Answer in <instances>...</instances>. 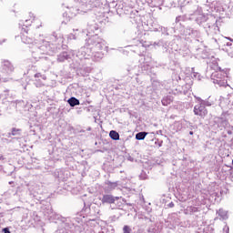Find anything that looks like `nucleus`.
Masks as SVG:
<instances>
[{"label": "nucleus", "instance_id": "obj_19", "mask_svg": "<svg viewBox=\"0 0 233 233\" xmlns=\"http://www.w3.org/2000/svg\"><path fill=\"white\" fill-rule=\"evenodd\" d=\"M106 185H107L109 190H114V188H116L117 187V183H116V182L107 181Z\"/></svg>", "mask_w": 233, "mask_h": 233}, {"label": "nucleus", "instance_id": "obj_26", "mask_svg": "<svg viewBox=\"0 0 233 233\" xmlns=\"http://www.w3.org/2000/svg\"><path fill=\"white\" fill-rule=\"evenodd\" d=\"M187 210H189L190 212H198V208H196V207H189V208H187Z\"/></svg>", "mask_w": 233, "mask_h": 233}, {"label": "nucleus", "instance_id": "obj_34", "mask_svg": "<svg viewBox=\"0 0 233 233\" xmlns=\"http://www.w3.org/2000/svg\"><path fill=\"white\" fill-rule=\"evenodd\" d=\"M232 105H233V101H232Z\"/></svg>", "mask_w": 233, "mask_h": 233}, {"label": "nucleus", "instance_id": "obj_17", "mask_svg": "<svg viewBox=\"0 0 233 233\" xmlns=\"http://www.w3.org/2000/svg\"><path fill=\"white\" fill-rule=\"evenodd\" d=\"M145 137H147V132H139L136 135V139H137V141H143Z\"/></svg>", "mask_w": 233, "mask_h": 233}, {"label": "nucleus", "instance_id": "obj_24", "mask_svg": "<svg viewBox=\"0 0 233 233\" xmlns=\"http://www.w3.org/2000/svg\"><path fill=\"white\" fill-rule=\"evenodd\" d=\"M29 16L31 17L30 19H25V23H32V21H34V14L29 13Z\"/></svg>", "mask_w": 233, "mask_h": 233}, {"label": "nucleus", "instance_id": "obj_6", "mask_svg": "<svg viewBox=\"0 0 233 233\" xmlns=\"http://www.w3.org/2000/svg\"><path fill=\"white\" fill-rule=\"evenodd\" d=\"M185 32L186 35H190L191 37H195V39H199L201 37V32L192 27L186 28Z\"/></svg>", "mask_w": 233, "mask_h": 233}, {"label": "nucleus", "instance_id": "obj_30", "mask_svg": "<svg viewBox=\"0 0 233 233\" xmlns=\"http://www.w3.org/2000/svg\"><path fill=\"white\" fill-rule=\"evenodd\" d=\"M189 134H190V136H192L194 134V132L190 131Z\"/></svg>", "mask_w": 233, "mask_h": 233}, {"label": "nucleus", "instance_id": "obj_27", "mask_svg": "<svg viewBox=\"0 0 233 233\" xmlns=\"http://www.w3.org/2000/svg\"><path fill=\"white\" fill-rule=\"evenodd\" d=\"M68 39H76V35L70 34Z\"/></svg>", "mask_w": 233, "mask_h": 233}, {"label": "nucleus", "instance_id": "obj_7", "mask_svg": "<svg viewBox=\"0 0 233 233\" xmlns=\"http://www.w3.org/2000/svg\"><path fill=\"white\" fill-rule=\"evenodd\" d=\"M21 39L25 45H34V38L28 36V32L23 33Z\"/></svg>", "mask_w": 233, "mask_h": 233}, {"label": "nucleus", "instance_id": "obj_25", "mask_svg": "<svg viewBox=\"0 0 233 233\" xmlns=\"http://www.w3.org/2000/svg\"><path fill=\"white\" fill-rule=\"evenodd\" d=\"M19 134V129L13 128L11 136H17Z\"/></svg>", "mask_w": 233, "mask_h": 233}, {"label": "nucleus", "instance_id": "obj_8", "mask_svg": "<svg viewBox=\"0 0 233 233\" xmlns=\"http://www.w3.org/2000/svg\"><path fill=\"white\" fill-rule=\"evenodd\" d=\"M92 50H90L88 47H82L80 48V50L78 51V54H81L82 56L84 57V59H88V57H90V54H91Z\"/></svg>", "mask_w": 233, "mask_h": 233}, {"label": "nucleus", "instance_id": "obj_9", "mask_svg": "<svg viewBox=\"0 0 233 233\" xmlns=\"http://www.w3.org/2000/svg\"><path fill=\"white\" fill-rule=\"evenodd\" d=\"M35 44L36 45V48H42L44 50H45V46L46 48H48V46H50L49 42L45 40L36 41L35 42Z\"/></svg>", "mask_w": 233, "mask_h": 233}, {"label": "nucleus", "instance_id": "obj_20", "mask_svg": "<svg viewBox=\"0 0 233 233\" xmlns=\"http://www.w3.org/2000/svg\"><path fill=\"white\" fill-rule=\"evenodd\" d=\"M35 85L37 88H41V86H45V84L41 82L40 79H35Z\"/></svg>", "mask_w": 233, "mask_h": 233}, {"label": "nucleus", "instance_id": "obj_10", "mask_svg": "<svg viewBox=\"0 0 233 233\" xmlns=\"http://www.w3.org/2000/svg\"><path fill=\"white\" fill-rule=\"evenodd\" d=\"M198 99V103H200L203 106H212L214 105V101H210V98L208 100H203L201 97L195 96Z\"/></svg>", "mask_w": 233, "mask_h": 233}, {"label": "nucleus", "instance_id": "obj_22", "mask_svg": "<svg viewBox=\"0 0 233 233\" xmlns=\"http://www.w3.org/2000/svg\"><path fill=\"white\" fill-rule=\"evenodd\" d=\"M123 232H124V233H131V232H132V229L130 228V227L125 226V227L123 228Z\"/></svg>", "mask_w": 233, "mask_h": 233}, {"label": "nucleus", "instance_id": "obj_3", "mask_svg": "<svg viewBox=\"0 0 233 233\" xmlns=\"http://www.w3.org/2000/svg\"><path fill=\"white\" fill-rule=\"evenodd\" d=\"M194 114L195 116H199V117H205V116L208 114V111L207 110V107L199 102L198 105L194 106Z\"/></svg>", "mask_w": 233, "mask_h": 233}, {"label": "nucleus", "instance_id": "obj_4", "mask_svg": "<svg viewBox=\"0 0 233 233\" xmlns=\"http://www.w3.org/2000/svg\"><path fill=\"white\" fill-rule=\"evenodd\" d=\"M2 72L5 75H10L12 74V72H14V66L12 65V63H10V61L4 60L2 62Z\"/></svg>", "mask_w": 233, "mask_h": 233}, {"label": "nucleus", "instance_id": "obj_18", "mask_svg": "<svg viewBox=\"0 0 233 233\" xmlns=\"http://www.w3.org/2000/svg\"><path fill=\"white\" fill-rule=\"evenodd\" d=\"M171 103H172V99L168 98V96L164 97V98L162 99V105H163L164 106H168V105H170Z\"/></svg>", "mask_w": 233, "mask_h": 233}, {"label": "nucleus", "instance_id": "obj_12", "mask_svg": "<svg viewBox=\"0 0 233 233\" xmlns=\"http://www.w3.org/2000/svg\"><path fill=\"white\" fill-rule=\"evenodd\" d=\"M208 19V16L201 14L197 16L196 21L198 25H203V23H207Z\"/></svg>", "mask_w": 233, "mask_h": 233}, {"label": "nucleus", "instance_id": "obj_13", "mask_svg": "<svg viewBox=\"0 0 233 233\" xmlns=\"http://www.w3.org/2000/svg\"><path fill=\"white\" fill-rule=\"evenodd\" d=\"M67 103L70 106H77V105H79V99L73 96L67 100Z\"/></svg>", "mask_w": 233, "mask_h": 233}, {"label": "nucleus", "instance_id": "obj_32", "mask_svg": "<svg viewBox=\"0 0 233 233\" xmlns=\"http://www.w3.org/2000/svg\"><path fill=\"white\" fill-rule=\"evenodd\" d=\"M230 99H233V95H230Z\"/></svg>", "mask_w": 233, "mask_h": 233}, {"label": "nucleus", "instance_id": "obj_29", "mask_svg": "<svg viewBox=\"0 0 233 233\" xmlns=\"http://www.w3.org/2000/svg\"><path fill=\"white\" fill-rule=\"evenodd\" d=\"M3 232L4 233H10V229H8V228H3Z\"/></svg>", "mask_w": 233, "mask_h": 233}, {"label": "nucleus", "instance_id": "obj_16", "mask_svg": "<svg viewBox=\"0 0 233 233\" xmlns=\"http://www.w3.org/2000/svg\"><path fill=\"white\" fill-rule=\"evenodd\" d=\"M109 137H111V139H114V141L119 140V133L115 130L110 131Z\"/></svg>", "mask_w": 233, "mask_h": 233}, {"label": "nucleus", "instance_id": "obj_15", "mask_svg": "<svg viewBox=\"0 0 233 233\" xmlns=\"http://www.w3.org/2000/svg\"><path fill=\"white\" fill-rule=\"evenodd\" d=\"M93 61H101L103 59V53L96 52L92 56Z\"/></svg>", "mask_w": 233, "mask_h": 233}, {"label": "nucleus", "instance_id": "obj_5", "mask_svg": "<svg viewBox=\"0 0 233 233\" xmlns=\"http://www.w3.org/2000/svg\"><path fill=\"white\" fill-rule=\"evenodd\" d=\"M119 199V197H114L113 195H103L102 198H100V201L105 205L106 203L107 205H112L116 203Z\"/></svg>", "mask_w": 233, "mask_h": 233}, {"label": "nucleus", "instance_id": "obj_1", "mask_svg": "<svg viewBox=\"0 0 233 233\" xmlns=\"http://www.w3.org/2000/svg\"><path fill=\"white\" fill-rule=\"evenodd\" d=\"M215 72L211 74V79L214 85L218 86H227V72L221 70V67L216 66L214 67Z\"/></svg>", "mask_w": 233, "mask_h": 233}, {"label": "nucleus", "instance_id": "obj_2", "mask_svg": "<svg viewBox=\"0 0 233 233\" xmlns=\"http://www.w3.org/2000/svg\"><path fill=\"white\" fill-rule=\"evenodd\" d=\"M86 44L88 46H92L90 47V50H103V48H108V46H106V44L105 43V40L97 36V35H95L92 37H90L87 40Z\"/></svg>", "mask_w": 233, "mask_h": 233}, {"label": "nucleus", "instance_id": "obj_31", "mask_svg": "<svg viewBox=\"0 0 233 233\" xmlns=\"http://www.w3.org/2000/svg\"><path fill=\"white\" fill-rule=\"evenodd\" d=\"M3 159H5V157H0V161H1V160H3Z\"/></svg>", "mask_w": 233, "mask_h": 233}, {"label": "nucleus", "instance_id": "obj_23", "mask_svg": "<svg viewBox=\"0 0 233 233\" xmlns=\"http://www.w3.org/2000/svg\"><path fill=\"white\" fill-rule=\"evenodd\" d=\"M225 38L228 39V41H230L226 44V46H232L233 39L230 37H225Z\"/></svg>", "mask_w": 233, "mask_h": 233}, {"label": "nucleus", "instance_id": "obj_28", "mask_svg": "<svg viewBox=\"0 0 233 233\" xmlns=\"http://www.w3.org/2000/svg\"><path fill=\"white\" fill-rule=\"evenodd\" d=\"M223 230H224V232L228 233V230H229L228 226H225Z\"/></svg>", "mask_w": 233, "mask_h": 233}, {"label": "nucleus", "instance_id": "obj_11", "mask_svg": "<svg viewBox=\"0 0 233 233\" xmlns=\"http://www.w3.org/2000/svg\"><path fill=\"white\" fill-rule=\"evenodd\" d=\"M218 216H219L220 219H228V211L220 208L217 210Z\"/></svg>", "mask_w": 233, "mask_h": 233}, {"label": "nucleus", "instance_id": "obj_21", "mask_svg": "<svg viewBox=\"0 0 233 233\" xmlns=\"http://www.w3.org/2000/svg\"><path fill=\"white\" fill-rule=\"evenodd\" d=\"M35 79H39V77H41V79H43L44 81H46V76L41 75V73H36L35 75Z\"/></svg>", "mask_w": 233, "mask_h": 233}, {"label": "nucleus", "instance_id": "obj_14", "mask_svg": "<svg viewBox=\"0 0 233 233\" xmlns=\"http://www.w3.org/2000/svg\"><path fill=\"white\" fill-rule=\"evenodd\" d=\"M69 58H70V56H68V53L64 52V53L59 55L58 61L60 63H63V61H66V59H69Z\"/></svg>", "mask_w": 233, "mask_h": 233}, {"label": "nucleus", "instance_id": "obj_33", "mask_svg": "<svg viewBox=\"0 0 233 233\" xmlns=\"http://www.w3.org/2000/svg\"><path fill=\"white\" fill-rule=\"evenodd\" d=\"M0 45H3V42H0Z\"/></svg>", "mask_w": 233, "mask_h": 233}]
</instances>
